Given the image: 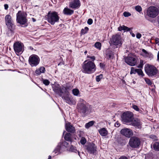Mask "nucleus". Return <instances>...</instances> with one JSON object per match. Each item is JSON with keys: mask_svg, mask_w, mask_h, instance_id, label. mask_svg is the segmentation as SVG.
Listing matches in <instances>:
<instances>
[{"mask_svg": "<svg viewBox=\"0 0 159 159\" xmlns=\"http://www.w3.org/2000/svg\"><path fill=\"white\" fill-rule=\"evenodd\" d=\"M142 51L144 52V53H145V54H147L148 53L146 51V50H145V49H142Z\"/></svg>", "mask_w": 159, "mask_h": 159, "instance_id": "54", "label": "nucleus"}, {"mask_svg": "<svg viewBox=\"0 0 159 159\" xmlns=\"http://www.w3.org/2000/svg\"><path fill=\"white\" fill-rule=\"evenodd\" d=\"M137 73H138L139 75H141L142 77H143L144 75L142 70L140 69H137Z\"/></svg>", "mask_w": 159, "mask_h": 159, "instance_id": "32", "label": "nucleus"}, {"mask_svg": "<svg viewBox=\"0 0 159 159\" xmlns=\"http://www.w3.org/2000/svg\"><path fill=\"white\" fill-rule=\"evenodd\" d=\"M85 148L88 152L90 154H95L97 152V147L93 143H90L86 145Z\"/></svg>", "mask_w": 159, "mask_h": 159, "instance_id": "11", "label": "nucleus"}, {"mask_svg": "<svg viewBox=\"0 0 159 159\" xmlns=\"http://www.w3.org/2000/svg\"><path fill=\"white\" fill-rule=\"evenodd\" d=\"M95 47L99 49H100L101 47V44L100 42H96L94 44Z\"/></svg>", "mask_w": 159, "mask_h": 159, "instance_id": "36", "label": "nucleus"}, {"mask_svg": "<svg viewBox=\"0 0 159 159\" xmlns=\"http://www.w3.org/2000/svg\"><path fill=\"white\" fill-rule=\"evenodd\" d=\"M125 61L127 64L131 66H134L137 62L135 58L129 57L126 58Z\"/></svg>", "mask_w": 159, "mask_h": 159, "instance_id": "18", "label": "nucleus"}, {"mask_svg": "<svg viewBox=\"0 0 159 159\" xmlns=\"http://www.w3.org/2000/svg\"><path fill=\"white\" fill-rule=\"evenodd\" d=\"M145 159H152V154H147L145 155Z\"/></svg>", "mask_w": 159, "mask_h": 159, "instance_id": "39", "label": "nucleus"}, {"mask_svg": "<svg viewBox=\"0 0 159 159\" xmlns=\"http://www.w3.org/2000/svg\"><path fill=\"white\" fill-rule=\"evenodd\" d=\"M61 147L59 146H57L56 148L53 151V152H54L55 154H57V155L58 154L60 153V150Z\"/></svg>", "mask_w": 159, "mask_h": 159, "instance_id": "31", "label": "nucleus"}, {"mask_svg": "<svg viewBox=\"0 0 159 159\" xmlns=\"http://www.w3.org/2000/svg\"><path fill=\"white\" fill-rule=\"evenodd\" d=\"M45 71V68L43 67H41L37 69L35 73L38 75H40L41 73H44Z\"/></svg>", "mask_w": 159, "mask_h": 159, "instance_id": "24", "label": "nucleus"}, {"mask_svg": "<svg viewBox=\"0 0 159 159\" xmlns=\"http://www.w3.org/2000/svg\"><path fill=\"white\" fill-rule=\"evenodd\" d=\"M88 58H90L93 61L95 59V57L94 56H88Z\"/></svg>", "mask_w": 159, "mask_h": 159, "instance_id": "45", "label": "nucleus"}, {"mask_svg": "<svg viewBox=\"0 0 159 159\" xmlns=\"http://www.w3.org/2000/svg\"><path fill=\"white\" fill-rule=\"evenodd\" d=\"M80 6V4L79 0H71L69 4V7L72 9L78 8Z\"/></svg>", "mask_w": 159, "mask_h": 159, "instance_id": "16", "label": "nucleus"}, {"mask_svg": "<svg viewBox=\"0 0 159 159\" xmlns=\"http://www.w3.org/2000/svg\"><path fill=\"white\" fill-rule=\"evenodd\" d=\"M100 134L102 136H105L108 134V131L105 128H102L98 130Z\"/></svg>", "mask_w": 159, "mask_h": 159, "instance_id": "23", "label": "nucleus"}, {"mask_svg": "<svg viewBox=\"0 0 159 159\" xmlns=\"http://www.w3.org/2000/svg\"><path fill=\"white\" fill-rule=\"evenodd\" d=\"M133 114L131 112H127L123 114L121 117L124 122L130 123L133 119Z\"/></svg>", "mask_w": 159, "mask_h": 159, "instance_id": "10", "label": "nucleus"}, {"mask_svg": "<svg viewBox=\"0 0 159 159\" xmlns=\"http://www.w3.org/2000/svg\"><path fill=\"white\" fill-rule=\"evenodd\" d=\"M150 138L154 140H157V137L154 135H150Z\"/></svg>", "mask_w": 159, "mask_h": 159, "instance_id": "46", "label": "nucleus"}, {"mask_svg": "<svg viewBox=\"0 0 159 159\" xmlns=\"http://www.w3.org/2000/svg\"><path fill=\"white\" fill-rule=\"evenodd\" d=\"M96 69L94 63L92 61L87 60L84 62L82 71L84 73L90 74L94 72Z\"/></svg>", "mask_w": 159, "mask_h": 159, "instance_id": "1", "label": "nucleus"}, {"mask_svg": "<svg viewBox=\"0 0 159 159\" xmlns=\"http://www.w3.org/2000/svg\"><path fill=\"white\" fill-rule=\"evenodd\" d=\"M103 77L102 74H100L96 77V80L97 82H99Z\"/></svg>", "mask_w": 159, "mask_h": 159, "instance_id": "37", "label": "nucleus"}, {"mask_svg": "<svg viewBox=\"0 0 159 159\" xmlns=\"http://www.w3.org/2000/svg\"><path fill=\"white\" fill-rule=\"evenodd\" d=\"M106 57L107 59H112L113 58L114 52L110 49H108L106 51Z\"/></svg>", "mask_w": 159, "mask_h": 159, "instance_id": "21", "label": "nucleus"}, {"mask_svg": "<svg viewBox=\"0 0 159 159\" xmlns=\"http://www.w3.org/2000/svg\"><path fill=\"white\" fill-rule=\"evenodd\" d=\"M64 143V144H68L66 142H65Z\"/></svg>", "mask_w": 159, "mask_h": 159, "instance_id": "59", "label": "nucleus"}, {"mask_svg": "<svg viewBox=\"0 0 159 159\" xmlns=\"http://www.w3.org/2000/svg\"><path fill=\"white\" fill-rule=\"evenodd\" d=\"M155 43H159V39L156 38L155 39Z\"/></svg>", "mask_w": 159, "mask_h": 159, "instance_id": "50", "label": "nucleus"}, {"mask_svg": "<svg viewBox=\"0 0 159 159\" xmlns=\"http://www.w3.org/2000/svg\"><path fill=\"white\" fill-rule=\"evenodd\" d=\"M159 12V9L157 7L150 6L147 10V15L149 17L154 18L158 15Z\"/></svg>", "mask_w": 159, "mask_h": 159, "instance_id": "5", "label": "nucleus"}, {"mask_svg": "<svg viewBox=\"0 0 159 159\" xmlns=\"http://www.w3.org/2000/svg\"><path fill=\"white\" fill-rule=\"evenodd\" d=\"M157 21H158V24H159V16L158 17V19Z\"/></svg>", "mask_w": 159, "mask_h": 159, "instance_id": "58", "label": "nucleus"}, {"mask_svg": "<svg viewBox=\"0 0 159 159\" xmlns=\"http://www.w3.org/2000/svg\"><path fill=\"white\" fill-rule=\"evenodd\" d=\"M5 19L6 25L11 30V29H12L13 24L11 20V16L10 15H7L5 16Z\"/></svg>", "mask_w": 159, "mask_h": 159, "instance_id": "17", "label": "nucleus"}, {"mask_svg": "<svg viewBox=\"0 0 159 159\" xmlns=\"http://www.w3.org/2000/svg\"><path fill=\"white\" fill-rule=\"evenodd\" d=\"M26 14L19 11L16 14L17 22L20 24L24 25L27 21L26 19Z\"/></svg>", "mask_w": 159, "mask_h": 159, "instance_id": "6", "label": "nucleus"}, {"mask_svg": "<svg viewBox=\"0 0 159 159\" xmlns=\"http://www.w3.org/2000/svg\"><path fill=\"white\" fill-rule=\"evenodd\" d=\"M87 51H85L84 52V54H85L87 53Z\"/></svg>", "mask_w": 159, "mask_h": 159, "instance_id": "60", "label": "nucleus"}, {"mask_svg": "<svg viewBox=\"0 0 159 159\" xmlns=\"http://www.w3.org/2000/svg\"><path fill=\"white\" fill-rule=\"evenodd\" d=\"M23 45L19 42H15L13 45V48L15 52L16 53H19L23 51Z\"/></svg>", "mask_w": 159, "mask_h": 159, "instance_id": "14", "label": "nucleus"}, {"mask_svg": "<svg viewBox=\"0 0 159 159\" xmlns=\"http://www.w3.org/2000/svg\"><path fill=\"white\" fill-rule=\"evenodd\" d=\"M129 124L138 128H140L142 125L140 120L138 119H135L131 121Z\"/></svg>", "mask_w": 159, "mask_h": 159, "instance_id": "19", "label": "nucleus"}, {"mask_svg": "<svg viewBox=\"0 0 159 159\" xmlns=\"http://www.w3.org/2000/svg\"><path fill=\"white\" fill-rule=\"evenodd\" d=\"M138 69H135L134 67H131V71L130 72V74H135L136 73H137V72Z\"/></svg>", "mask_w": 159, "mask_h": 159, "instance_id": "34", "label": "nucleus"}, {"mask_svg": "<svg viewBox=\"0 0 159 159\" xmlns=\"http://www.w3.org/2000/svg\"><path fill=\"white\" fill-rule=\"evenodd\" d=\"M94 121H91L85 124V127L87 129L89 128L90 127L92 126L95 123Z\"/></svg>", "mask_w": 159, "mask_h": 159, "instance_id": "27", "label": "nucleus"}, {"mask_svg": "<svg viewBox=\"0 0 159 159\" xmlns=\"http://www.w3.org/2000/svg\"><path fill=\"white\" fill-rule=\"evenodd\" d=\"M104 66L103 63H100V66L101 68H102L104 67Z\"/></svg>", "mask_w": 159, "mask_h": 159, "instance_id": "51", "label": "nucleus"}, {"mask_svg": "<svg viewBox=\"0 0 159 159\" xmlns=\"http://www.w3.org/2000/svg\"><path fill=\"white\" fill-rule=\"evenodd\" d=\"M4 8L5 10H7L8 7V5L7 4H5L4 5Z\"/></svg>", "mask_w": 159, "mask_h": 159, "instance_id": "49", "label": "nucleus"}, {"mask_svg": "<svg viewBox=\"0 0 159 159\" xmlns=\"http://www.w3.org/2000/svg\"><path fill=\"white\" fill-rule=\"evenodd\" d=\"M157 59L158 60V61H159V58H157Z\"/></svg>", "mask_w": 159, "mask_h": 159, "instance_id": "62", "label": "nucleus"}, {"mask_svg": "<svg viewBox=\"0 0 159 159\" xmlns=\"http://www.w3.org/2000/svg\"><path fill=\"white\" fill-rule=\"evenodd\" d=\"M141 141L139 138L136 137H131L129 139V144L132 148H137L140 144Z\"/></svg>", "mask_w": 159, "mask_h": 159, "instance_id": "7", "label": "nucleus"}, {"mask_svg": "<svg viewBox=\"0 0 159 159\" xmlns=\"http://www.w3.org/2000/svg\"><path fill=\"white\" fill-rule=\"evenodd\" d=\"M32 21L33 22H34L36 21V20L35 19H34V18H32Z\"/></svg>", "mask_w": 159, "mask_h": 159, "instance_id": "56", "label": "nucleus"}, {"mask_svg": "<svg viewBox=\"0 0 159 159\" xmlns=\"http://www.w3.org/2000/svg\"><path fill=\"white\" fill-rule=\"evenodd\" d=\"M159 58V51L158 52V54H157V58Z\"/></svg>", "mask_w": 159, "mask_h": 159, "instance_id": "57", "label": "nucleus"}, {"mask_svg": "<svg viewBox=\"0 0 159 159\" xmlns=\"http://www.w3.org/2000/svg\"><path fill=\"white\" fill-rule=\"evenodd\" d=\"M120 132L122 135L128 138H130L133 135V133L132 130L128 128L122 129Z\"/></svg>", "mask_w": 159, "mask_h": 159, "instance_id": "15", "label": "nucleus"}, {"mask_svg": "<svg viewBox=\"0 0 159 159\" xmlns=\"http://www.w3.org/2000/svg\"><path fill=\"white\" fill-rule=\"evenodd\" d=\"M86 142V139L84 137H82L80 140L81 143L82 145L84 144Z\"/></svg>", "mask_w": 159, "mask_h": 159, "instance_id": "38", "label": "nucleus"}, {"mask_svg": "<svg viewBox=\"0 0 159 159\" xmlns=\"http://www.w3.org/2000/svg\"><path fill=\"white\" fill-rule=\"evenodd\" d=\"M89 30V28L87 27H85L84 29H82L81 31V34H84L87 32Z\"/></svg>", "mask_w": 159, "mask_h": 159, "instance_id": "30", "label": "nucleus"}, {"mask_svg": "<svg viewBox=\"0 0 159 159\" xmlns=\"http://www.w3.org/2000/svg\"><path fill=\"white\" fill-rule=\"evenodd\" d=\"M76 151H77L76 150H75V151H74V152H75Z\"/></svg>", "mask_w": 159, "mask_h": 159, "instance_id": "61", "label": "nucleus"}, {"mask_svg": "<svg viewBox=\"0 0 159 159\" xmlns=\"http://www.w3.org/2000/svg\"><path fill=\"white\" fill-rule=\"evenodd\" d=\"M46 18L48 22L52 25L58 22L60 19L58 12L56 11H51L48 12L46 15Z\"/></svg>", "mask_w": 159, "mask_h": 159, "instance_id": "2", "label": "nucleus"}, {"mask_svg": "<svg viewBox=\"0 0 159 159\" xmlns=\"http://www.w3.org/2000/svg\"><path fill=\"white\" fill-rule=\"evenodd\" d=\"M120 125V124L117 122H116L115 124V126L116 127H118Z\"/></svg>", "mask_w": 159, "mask_h": 159, "instance_id": "52", "label": "nucleus"}, {"mask_svg": "<svg viewBox=\"0 0 159 159\" xmlns=\"http://www.w3.org/2000/svg\"><path fill=\"white\" fill-rule=\"evenodd\" d=\"M40 59L39 57L36 55H32L29 58V62L31 66H36L39 63Z\"/></svg>", "mask_w": 159, "mask_h": 159, "instance_id": "8", "label": "nucleus"}, {"mask_svg": "<svg viewBox=\"0 0 159 159\" xmlns=\"http://www.w3.org/2000/svg\"><path fill=\"white\" fill-rule=\"evenodd\" d=\"M130 34H131L132 36L133 37H134L135 36V35L133 33H132L131 31L130 32Z\"/></svg>", "mask_w": 159, "mask_h": 159, "instance_id": "55", "label": "nucleus"}, {"mask_svg": "<svg viewBox=\"0 0 159 159\" xmlns=\"http://www.w3.org/2000/svg\"><path fill=\"white\" fill-rule=\"evenodd\" d=\"M135 10L138 12L140 13L142 11V8L139 5L136 6L135 7Z\"/></svg>", "mask_w": 159, "mask_h": 159, "instance_id": "35", "label": "nucleus"}, {"mask_svg": "<svg viewBox=\"0 0 159 159\" xmlns=\"http://www.w3.org/2000/svg\"><path fill=\"white\" fill-rule=\"evenodd\" d=\"M69 93L68 91H65L64 94L61 96L62 98L67 103L71 104L73 103L72 99L69 97Z\"/></svg>", "mask_w": 159, "mask_h": 159, "instance_id": "12", "label": "nucleus"}, {"mask_svg": "<svg viewBox=\"0 0 159 159\" xmlns=\"http://www.w3.org/2000/svg\"><path fill=\"white\" fill-rule=\"evenodd\" d=\"M50 82L47 79H43V83L46 85H48L50 84Z\"/></svg>", "mask_w": 159, "mask_h": 159, "instance_id": "40", "label": "nucleus"}, {"mask_svg": "<svg viewBox=\"0 0 159 159\" xmlns=\"http://www.w3.org/2000/svg\"><path fill=\"white\" fill-rule=\"evenodd\" d=\"M71 134L69 133H67L64 136L65 139L67 141L70 142L72 141V139L71 138Z\"/></svg>", "mask_w": 159, "mask_h": 159, "instance_id": "26", "label": "nucleus"}, {"mask_svg": "<svg viewBox=\"0 0 159 159\" xmlns=\"http://www.w3.org/2000/svg\"><path fill=\"white\" fill-rule=\"evenodd\" d=\"M145 80L146 83L150 86H152V82L150 79L147 78H145L144 79Z\"/></svg>", "mask_w": 159, "mask_h": 159, "instance_id": "33", "label": "nucleus"}, {"mask_svg": "<svg viewBox=\"0 0 159 159\" xmlns=\"http://www.w3.org/2000/svg\"><path fill=\"white\" fill-rule=\"evenodd\" d=\"M123 15L125 17H128L131 16V14L129 12L125 11L123 13Z\"/></svg>", "mask_w": 159, "mask_h": 159, "instance_id": "41", "label": "nucleus"}, {"mask_svg": "<svg viewBox=\"0 0 159 159\" xmlns=\"http://www.w3.org/2000/svg\"><path fill=\"white\" fill-rule=\"evenodd\" d=\"M133 108L136 111H139V109L138 107L135 105H134L132 106Z\"/></svg>", "mask_w": 159, "mask_h": 159, "instance_id": "44", "label": "nucleus"}, {"mask_svg": "<svg viewBox=\"0 0 159 159\" xmlns=\"http://www.w3.org/2000/svg\"><path fill=\"white\" fill-rule=\"evenodd\" d=\"M154 149L156 151H159V143L155 142L153 144Z\"/></svg>", "mask_w": 159, "mask_h": 159, "instance_id": "28", "label": "nucleus"}, {"mask_svg": "<svg viewBox=\"0 0 159 159\" xmlns=\"http://www.w3.org/2000/svg\"><path fill=\"white\" fill-rule=\"evenodd\" d=\"M145 70L146 74L150 77L155 76L158 71V70L155 66L149 64L145 66Z\"/></svg>", "mask_w": 159, "mask_h": 159, "instance_id": "3", "label": "nucleus"}, {"mask_svg": "<svg viewBox=\"0 0 159 159\" xmlns=\"http://www.w3.org/2000/svg\"><path fill=\"white\" fill-rule=\"evenodd\" d=\"M53 90L56 93L58 94L61 97L64 94L65 91H67L66 88L59 86L55 87L53 88Z\"/></svg>", "mask_w": 159, "mask_h": 159, "instance_id": "13", "label": "nucleus"}, {"mask_svg": "<svg viewBox=\"0 0 159 159\" xmlns=\"http://www.w3.org/2000/svg\"><path fill=\"white\" fill-rule=\"evenodd\" d=\"M88 105L83 99H80V102L77 105L79 111L83 115H85L89 110Z\"/></svg>", "mask_w": 159, "mask_h": 159, "instance_id": "4", "label": "nucleus"}, {"mask_svg": "<svg viewBox=\"0 0 159 159\" xmlns=\"http://www.w3.org/2000/svg\"><path fill=\"white\" fill-rule=\"evenodd\" d=\"M158 45H159V43L158 44Z\"/></svg>", "mask_w": 159, "mask_h": 159, "instance_id": "63", "label": "nucleus"}, {"mask_svg": "<svg viewBox=\"0 0 159 159\" xmlns=\"http://www.w3.org/2000/svg\"><path fill=\"white\" fill-rule=\"evenodd\" d=\"M143 60H140V64L138 66V67L139 68H142L143 67Z\"/></svg>", "mask_w": 159, "mask_h": 159, "instance_id": "42", "label": "nucleus"}, {"mask_svg": "<svg viewBox=\"0 0 159 159\" xmlns=\"http://www.w3.org/2000/svg\"><path fill=\"white\" fill-rule=\"evenodd\" d=\"M110 41L111 44L116 46H120L122 44L120 36L118 34L112 36Z\"/></svg>", "mask_w": 159, "mask_h": 159, "instance_id": "9", "label": "nucleus"}, {"mask_svg": "<svg viewBox=\"0 0 159 159\" xmlns=\"http://www.w3.org/2000/svg\"><path fill=\"white\" fill-rule=\"evenodd\" d=\"M119 159H128V158L125 156H121Z\"/></svg>", "mask_w": 159, "mask_h": 159, "instance_id": "48", "label": "nucleus"}, {"mask_svg": "<svg viewBox=\"0 0 159 159\" xmlns=\"http://www.w3.org/2000/svg\"><path fill=\"white\" fill-rule=\"evenodd\" d=\"M74 12L73 10L67 7L65 8L63 10L64 14L66 15H71L74 13Z\"/></svg>", "mask_w": 159, "mask_h": 159, "instance_id": "22", "label": "nucleus"}, {"mask_svg": "<svg viewBox=\"0 0 159 159\" xmlns=\"http://www.w3.org/2000/svg\"><path fill=\"white\" fill-rule=\"evenodd\" d=\"M65 127L66 130L69 132L74 133L75 132V128L70 123L68 122L66 123Z\"/></svg>", "mask_w": 159, "mask_h": 159, "instance_id": "20", "label": "nucleus"}, {"mask_svg": "<svg viewBox=\"0 0 159 159\" xmlns=\"http://www.w3.org/2000/svg\"><path fill=\"white\" fill-rule=\"evenodd\" d=\"M131 28H129L126 26L125 25H122L120 26L118 28V30L119 31H121L122 30H124L126 31H130Z\"/></svg>", "mask_w": 159, "mask_h": 159, "instance_id": "25", "label": "nucleus"}, {"mask_svg": "<svg viewBox=\"0 0 159 159\" xmlns=\"http://www.w3.org/2000/svg\"><path fill=\"white\" fill-rule=\"evenodd\" d=\"M22 1L25 3L28 2L30 0H22Z\"/></svg>", "mask_w": 159, "mask_h": 159, "instance_id": "53", "label": "nucleus"}, {"mask_svg": "<svg viewBox=\"0 0 159 159\" xmlns=\"http://www.w3.org/2000/svg\"><path fill=\"white\" fill-rule=\"evenodd\" d=\"M141 34L140 33H137L136 34V38L138 39H139L141 37Z\"/></svg>", "mask_w": 159, "mask_h": 159, "instance_id": "47", "label": "nucleus"}, {"mask_svg": "<svg viewBox=\"0 0 159 159\" xmlns=\"http://www.w3.org/2000/svg\"><path fill=\"white\" fill-rule=\"evenodd\" d=\"M72 93L74 94V95L76 96H77L78 95V94L80 93V91L78 89H74L72 90Z\"/></svg>", "mask_w": 159, "mask_h": 159, "instance_id": "29", "label": "nucleus"}, {"mask_svg": "<svg viewBox=\"0 0 159 159\" xmlns=\"http://www.w3.org/2000/svg\"><path fill=\"white\" fill-rule=\"evenodd\" d=\"M93 22V21L92 19H89L87 21V23L89 25H91Z\"/></svg>", "mask_w": 159, "mask_h": 159, "instance_id": "43", "label": "nucleus"}]
</instances>
